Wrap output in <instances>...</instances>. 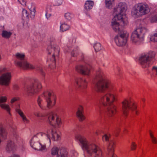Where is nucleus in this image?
<instances>
[{
  "instance_id": "obj_37",
  "label": "nucleus",
  "mask_w": 157,
  "mask_h": 157,
  "mask_svg": "<svg viewBox=\"0 0 157 157\" xmlns=\"http://www.w3.org/2000/svg\"><path fill=\"white\" fill-rule=\"evenodd\" d=\"M54 5L56 6H59L61 5L63 2L62 0H54Z\"/></svg>"
},
{
  "instance_id": "obj_39",
  "label": "nucleus",
  "mask_w": 157,
  "mask_h": 157,
  "mask_svg": "<svg viewBox=\"0 0 157 157\" xmlns=\"http://www.w3.org/2000/svg\"><path fill=\"white\" fill-rule=\"evenodd\" d=\"M7 71L6 68L3 67H0V74L3 73H5Z\"/></svg>"
},
{
  "instance_id": "obj_12",
  "label": "nucleus",
  "mask_w": 157,
  "mask_h": 157,
  "mask_svg": "<svg viewBox=\"0 0 157 157\" xmlns=\"http://www.w3.org/2000/svg\"><path fill=\"white\" fill-rule=\"evenodd\" d=\"M155 56V53L151 51L141 54L139 59V62L141 67L143 68H147L151 64V61Z\"/></svg>"
},
{
  "instance_id": "obj_19",
  "label": "nucleus",
  "mask_w": 157,
  "mask_h": 157,
  "mask_svg": "<svg viewBox=\"0 0 157 157\" xmlns=\"http://www.w3.org/2000/svg\"><path fill=\"white\" fill-rule=\"evenodd\" d=\"M75 82L78 89L81 91H84L87 88L88 83L86 80L84 79L79 78L76 79Z\"/></svg>"
},
{
  "instance_id": "obj_6",
  "label": "nucleus",
  "mask_w": 157,
  "mask_h": 157,
  "mask_svg": "<svg viewBox=\"0 0 157 157\" xmlns=\"http://www.w3.org/2000/svg\"><path fill=\"white\" fill-rule=\"evenodd\" d=\"M14 63L16 65L23 69L35 68L40 71L41 74L44 76L45 73L42 68L40 67H34L29 63L25 59L24 54L17 52L14 55Z\"/></svg>"
},
{
  "instance_id": "obj_5",
  "label": "nucleus",
  "mask_w": 157,
  "mask_h": 157,
  "mask_svg": "<svg viewBox=\"0 0 157 157\" xmlns=\"http://www.w3.org/2000/svg\"><path fill=\"white\" fill-rule=\"evenodd\" d=\"M56 102V96L52 90L45 91L41 95L39 96L37 100L39 106L43 110H47L54 106Z\"/></svg>"
},
{
  "instance_id": "obj_16",
  "label": "nucleus",
  "mask_w": 157,
  "mask_h": 157,
  "mask_svg": "<svg viewBox=\"0 0 157 157\" xmlns=\"http://www.w3.org/2000/svg\"><path fill=\"white\" fill-rule=\"evenodd\" d=\"M47 119L48 122L52 126L57 125L59 126L61 124V119L57 114L53 112H51L45 113L44 119Z\"/></svg>"
},
{
  "instance_id": "obj_38",
  "label": "nucleus",
  "mask_w": 157,
  "mask_h": 157,
  "mask_svg": "<svg viewBox=\"0 0 157 157\" xmlns=\"http://www.w3.org/2000/svg\"><path fill=\"white\" fill-rule=\"evenodd\" d=\"M152 73L153 75H157V67L155 66L152 68Z\"/></svg>"
},
{
  "instance_id": "obj_49",
  "label": "nucleus",
  "mask_w": 157,
  "mask_h": 157,
  "mask_svg": "<svg viewBox=\"0 0 157 157\" xmlns=\"http://www.w3.org/2000/svg\"><path fill=\"white\" fill-rule=\"evenodd\" d=\"M142 101H143V102H144L145 101V99L143 98L142 99Z\"/></svg>"
},
{
  "instance_id": "obj_3",
  "label": "nucleus",
  "mask_w": 157,
  "mask_h": 157,
  "mask_svg": "<svg viewBox=\"0 0 157 157\" xmlns=\"http://www.w3.org/2000/svg\"><path fill=\"white\" fill-rule=\"evenodd\" d=\"M75 138L80 142L82 149L86 153L85 157H102L101 150L96 145L89 142L80 135H76Z\"/></svg>"
},
{
  "instance_id": "obj_2",
  "label": "nucleus",
  "mask_w": 157,
  "mask_h": 157,
  "mask_svg": "<svg viewBox=\"0 0 157 157\" xmlns=\"http://www.w3.org/2000/svg\"><path fill=\"white\" fill-rule=\"evenodd\" d=\"M60 136L56 131L49 127H45L44 132L37 133L31 139V146L36 150L46 151V145L50 146L51 140L57 141L59 139Z\"/></svg>"
},
{
  "instance_id": "obj_47",
  "label": "nucleus",
  "mask_w": 157,
  "mask_h": 157,
  "mask_svg": "<svg viewBox=\"0 0 157 157\" xmlns=\"http://www.w3.org/2000/svg\"><path fill=\"white\" fill-rule=\"evenodd\" d=\"M9 157H20V156L17 155L13 154Z\"/></svg>"
},
{
  "instance_id": "obj_34",
  "label": "nucleus",
  "mask_w": 157,
  "mask_h": 157,
  "mask_svg": "<svg viewBox=\"0 0 157 157\" xmlns=\"http://www.w3.org/2000/svg\"><path fill=\"white\" fill-rule=\"evenodd\" d=\"M78 51L77 48L73 49L71 53V55L73 57L76 56L78 54Z\"/></svg>"
},
{
  "instance_id": "obj_14",
  "label": "nucleus",
  "mask_w": 157,
  "mask_h": 157,
  "mask_svg": "<svg viewBox=\"0 0 157 157\" xmlns=\"http://www.w3.org/2000/svg\"><path fill=\"white\" fill-rule=\"evenodd\" d=\"M121 25L120 24V27L119 31H114L118 33V35L115 37V41L116 44L119 46H123L126 45L128 33L126 31L121 29Z\"/></svg>"
},
{
  "instance_id": "obj_29",
  "label": "nucleus",
  "mask_w": 157,
  "mask_h": 157,
  "mask_svg": "<svg viewBox=\"0 0 157 157\" xmlns=\"http://www.w3.org/2000/svg\"><path fill=\"white\" fill-rule=\"evenodd\" d=\"M114 0H105L106 6L110 9L112 7V4L114 2Z\"/></svg>"
},
{
  "instance_id": "obj_27",
  "label": "nucleus",
  "mask_w": 157,
  "mask_h": 157,
  "mask_svg": "<svg viewBox=\"0 0 157 157\" xmlns=\"http://www.w3.org/2000/svg\"><path fill=\"white\" fill-rule=\"evenodd\" d=\"M29 8L30 11V17L32 18H33L34 17L35 15V13L36 12L35 7L34 6H31L30 7L29 6Z\"/></svg>"
},
{
  "instance_id": "obj_13",
  "label": "nucleus",
  "mask_w": 157,
  "mask_h": 157,
  "mask_svg": "<svg viewBox=\"0 0 157 157\" xmlns=\"http://www.w3.org/2000/svg\"><path fill=\"white\" fill-rule=\"evenodd\" d=\"M42 87L40 82L38 79L35 78L33 79L31 84L26 86L24 90L26 94L28 96H30L39 91Z\"/></svg>"
},
{
  "instance_id": "obj_48",
  "label": "nucleus",
  "mask_w": 157,
  "mask_h": 157,
  "mask_svg": "<svg viewBox=\"0 0 157 157\" xmlns=\"http://www.w3.org/2000/svg\"><path fill=\"white\" fill-rule=\"evenodd\" d=\"M76 41V40L75 38H73L72 39V41L71 43V41L69 42L70 44H73V43H75Z\"/></svg>"
},
{
  "instance_id": "obj_7",
  "label": "nucleus",
  "mask_w": 157,
  "mask_h": 157,
  "mask_svg": "<svg viewBox=\"0 0 157 157\" xmlns=\"http://www.w3.org/2000/svg\"><path fill=\"white\" fill-rule=\"evenodd\" d=\"M94 133L96 135L102 136V140L103 142H109V145L107 147L108 157H116V155L114 153V149L115 147V142L113 140L110 141V135L109 134H104V131L102 128H98Z\"/></svg>"
},
{
  "instance_id": "obj_23",
  "label": "nucleus",
  "mask_w": 157,
  "mask_h": 157,
  "mask_svg": "<svg viewBox=\"0 0 157 157\" xmlns=\"http://www.w3.org/2000/svg\"><path fill=\"white\" fill-rule=\"evenodd\" d=\"M7 100V98L6 97H0V106L2 108H3L8 112L10 111V108L8 105L5 104L3 103L5 102Z\"/></svg>"
},
{
  "instance_id": "obj_17",
  "label": "nucleus",
  "mask_w": 157,
  "mask_h": 157,
  "mask_svg": "<svg viewBox=\"0 0 157 157\" xmlns=\"http://www.w3.org/2000/svg\"><path fill=\"white\" fill-rule=\"evenodd\" d=\"M51 153L52 156L57 155V157H68L67 152L66 149L62 148L59 150L56 147H54L52 148Z\"/></svg>"
},
{
  "instance_id": "obj_44",
  "label": "nucleus",
  "mask_w": 157,
  "mask_h": 157,
  "mask_svg": "<svg viewBox=\"0 0 157 157\" xmlns=\"http://www.w3.org/2000/svg\"><path fill=\"white\" fill-rule=\"evenodd\" d=\"M136 145L135 144L134 142H132L131 145V148L132 150H135L136 148Z\"/></svg>"
},
{
  "instance_id": "obj_50",
  "label": "nucleus",
  "mask_w": 157,
  "mask_h": 157,
  "mask_svg": "<svg viewBox=\"0 0 157 157\" xmlns=\"http://www.w3.org/2000/svg\"><path fill=\"white\" fill-rule=\"evenodd\" d=\"M47 14H48V13H46V14H45V15H46V17H47Z\"/></svg>"
},
{
  "instance_id": "obj_10",
  "label": "nucleus",
  "mask_w": 157,
  "mask_h": 157,
  "mask_svg": "<svg viewBox=\"0 0 157 157\" xmlns=\"http://www.w3.org/2000/svg\"><path fill=\"white\" fill-rule=\"evenodd\" d=\"M122 112L123 114L126 116L130 111H133V113L138 115L137 111L136 109V106L130 98L124 99L122 102Z\"/></svg>"
},
{
  "instance_id": "obj_24",
  "label": "nucleus",
  "mask_w": 157,
  "mask_h": 157,
  "mask_svg": "<svg viewBox=\"0 0 157 157\" xmlns=\"http://www.w3.org/2000/svg\"><path fill=\"white\" fill-rule=\"evenodd\" d=\"M76 115L80 121H82L85 119V117L83 114V108L80 106L76 113Z\"/></svg>"
},
{
  "instance_id": "obj_8",
  "label": "nucleus",
  "mask_w": 157,
  "mask_h": 157,
  "mask_svg": "<svg viewBox=\"0 0 157 157\" xmlns=\"http://www.w3.org/2000/svg\"><path fill=\"white\" fill-rule=\"evenodd\" d=\"M47 50L48 59L47 62L51 68H53L55 67L56 60L59 54L60 48L57 45H51L48 46Z\"/></svg>"
},
{
  "instance_id": "obj_15",
  "label": "nucleus",
  "mask_w": 157,
  "mask_h": 157,
  "mask_svg": "<svg viewBox=\"0 0 157 157\" xmlns=\"http://www.w3.org/2000/svg\"><path fill=\"white\" fill-rule=\"evenodd\" d=\"M84 55L82 54L81 60L83 61V62L82 64L77 65L75 67V70L81 74L89 75L90 74L91 66L84 60Z\"/></svg>"
},
{
  "instance_id": "obj_22",
  "label": "nucleus",
  "mask_w": 157,
  "mask_h": 157,
  "mask_svg": "<svg viewBox=\"0 0 157 157\" xmlns=\"http://www.w3.org/2000/svg\"><path fill=\"white\" fill-rule=\"evenodd\" d=\"M16 145L11 140L8 141L6 146V150L8 152L14 151L16 149Z\"/></svg>"
},
{
  "instance_id": "obj_4",
  "label": "nucleus",
  "mask_w": 157,
  "mask_h": 157,
  "mask_svg": "<svg viewBox=\"0 0 157 157\" xmlns=\"http://www.w3.org/2000/svg\"><path fill=\"white\" fill-rule=\"evenodd\" d=\"M126 5L124 2H120L118 6L114 8V13L117 12L119 13L117 14L112 19L111 22L112 28L115 31H119L120 27V24L121 25L124 26L127 24V18L124 12L125 11Z\"/></svg>"
},
{
  "instance_id": "obj_32",
  "label": "nucleus",
  "mask_w": 157,
  "mask_h": 157,
  "mask_svg": "<svg viewBox=\"0 0 157 157\" xmlns=\"http://www.w3.org/2000/svg\"><path fill=\"white\" fill-rule=\"evenodd\" d=\"M33 114L35 116L40 118L41 119H44L45 117V113L43 114H40L39 112H35Z\"/></svg>"
},
{
  "instance_id": "obj_33",
  "label": "nucleus",
  "mask_w": 157,
  "mask_h": 157,
  "mask_svg": "<svg viewBox=\"0 0 157 157\" xmlns=\"http://www.w3.org/2000/svg\"><path fill=\"white\" fill-rule=\"evenodd\" d=\"M12 133L13 138V139L16 140V141H18L19 139V136L15 128L13 129Z\"/></svg>"
},
{
  "instance_id": "obj_45",
  "label": "nucleus",
  "mask_w": 157,
  "mask_h": 157,
  "mask_svg": "<svg viewBox=\"0 0 157 157\" xmlns=\"http://www.w3.org/2000/svg\"><path fill=\"white\" fill-rule=\"evenodd\" d=\"M19 2L23 5H26V2L24 0H18Z\"/></svg>"
},
{
  "instance_id": "obj_26",
  "label": "nucleus",
  "mask_w": 157,
  "mask_h": 157,
  "mask_svg": "<svg viewBox=\"0 0 157 157\" xmlns=\"http://www.w3.org/2000/svg\"><path fill=\"white\" fill-rule=\"evenodd\" d=\"M70 28V26L65 23H61L60 27V31L63 32L68 30Z\"/></svg>"
},
{
  "instance_id": "obj_11",
  "label": "nucleus",
  "mask_w": 157,
  "mask_h": 157,
  "mask_svg": "<svg viewBox=\"0 0 157 157\" xmlns=\"http://www.w3.org/2000/svg\"><path fill=\"white\" fill-rule=\"evenodd\" d=\"M150 11V9L147 4L140 3L135 5L132 14L133 16L137 17L145 15Z\"/></svg>"
},
{
  "instance_id": "obj_28",
  "label": "nucleus",
  "mask_w": 157,
  "mask_h": 157,
  "mask_svg": "<svg viewBox=\"0 0 157 157\" xmlns=\"http://www.w3.org/2000/svg\"><path fill=\"white\" fill-rule=\"evenodd\" d=\"M149 38L151 41L157 42V31L154 34L150 35Z\"/></svg>"
},
{
  "instance_id": "obj_31",
  "label": "nucleus",
  "mask_w": 157,
  "mask_h": 157,
  "mask_svg": "<svg viewBox=\"0 0 157 157\" xmlns=\"http://www.w3.org/2000/svg\"><path fill=\"white\" fill-rule=\"evenodd\" d=\"M94 48L96 52H98L101 50V44L99 43H95L94 46Z\"/></svg>"
},
{
  "instance_id": "obj_42",
  "label": "nucleus",
  "mask_w": 157,
  "mask_h": 157,
  "mask_svg": "<svg viewBox=\"0 0 157 157\" xmlns=\"http://www.w3.org/2000/svg\"><path fill=\"white\" fill-rule=\"evenodd\" d=\"M72 154L71 155V157H76L78 155V153L74 150L72 151Z\"/></svg>"
},
{
  "instance_id": "obj_43",
  "label": "nucleus",
  "mask_w": 157,
  "mask_h": 157,
  "mask_svg": "<svg viewBox=\"0 0 157 157\" xmlns=\"http://www.w3.org/2000/svg\"><path fill=\"white\" fill-rule=\"evenodd\" d=\"M18 99V98H12L11 100V103H13L14 102L17 101Z\"/></svg>"
},
{
  "instance_id": "obj_41",
  "label": "nucleus",
  "mask_w": 157,
  "mask_h": 157,
  "mask_svg": "<svg viewBox=\"0 0 157 157\" xmlns=\"http://www.w3.org/2000/svg\"><path fill=\"white\" fill-rule=\"evenodd\" d=\"M71 46L68 44L66 47L64 48V49L66 52H69V50L70 49Z\"/></svg>"
},
{
  "instance_id": "obj_46",
  "label": "nucleus",
  "mask_w": 157,
  "mask_h": 157,
  "mask_svg": "<svg viewBox=\"0 0 157 157\" xmlns=\"http://www.w3.org/2000/svg\"><path fill=\"white\" fill-rule=\"evenodd\" d=\"M120 129L119 128H116L115 131V132L116 133V134H117L119 132Z\"/></svg>"
},
{
  "instance_id": "obj_25",
  "label": "nucleus",
  "mask_w": 157,
  "mask_h": 157,
  "mask_svg": "<svg viewBox=\"0 0 157 157\" xmlns=\"http://www.w3.org/2000/svg\"><path fill=\"white\" fill-rule=\"evenodd\" d=\"M12 34V33L10 31L6 30H3L2 33V36L5 38L8 39Z\"/></svg>"
},
{
  "instance_id": "obj_36",
  "label": "nucleus",
  "mask_w": 157,
  "mask_h": 157,
  "mask_svg": "<svg viewBox=\"0 0 157 157\" xmlns=\"http://www.w3.org/2000/svg\"><path fill=\"white\" fill-rule=\"evenodd\" d=\"M150 135L152 143L154 144H156L157 143L156 138L154 136L151 132H150Z\"/></svg>"
},
{
  "instance_id": "obj_51",
  "label": "nucleus",
  "mask_w": 157,
  "mask_h": 157,
  "mask_svg": "<svg viewBox=\"0 0 157 157\" xmlns=\"http://www.w3.org/2000/svg\"><path fill=\"white\" fill-rule=\"evenodd\" d=\"M117 70H118V71H119V70H120V68H117Z\"/></svg>"
},
{
  "instance_id": "obj_1",
  "label": "nucleus",
  "mask_w": 157,
  "mask_h": 157,
  "mask_svg": "<svg viewBox=\"0 0 157 157\" xmlns=\"http://www.w3.org/2000/svg\"><path fill=\"white\" fill-rule=\"evenodd\" d=\"M94 88L98 92L102 93L100 105L97 110L99 113L105 112L109 116H113L116 113V107L113 103L115 100L114 95L108 92L109 82L102 71L99 69L93 82Z\"/></svg>"
},
{
  "instance_id": "obj_40",
  "label": "nucleus",
  "mask_w": 157,
  "mask_h": 157,
  "mask_svg": "<svg viewBox=\"0 0 157 157\" xmlns=\"http://www.w3.org/2000/svg\"><path fill=\"white\" fill-rule=\"evenodd\" d=\"M157 21V15L153 16L151 19V22H154Z\"/></svg>"
},
{
  "instance_id": "obj_30",
  "label": "nucleus",
  "mask_w": 157,
  "mask_h": 157,
  "mask_svg": "<svg viewBox=\"0 0 157 157\" xmlns=\"http://www.w3.org/2000/svg\"><path fill=\"white\" fill-rule=\"evenodd\" d=\"M22 14L23 18L28 19L29 18V13L26 10L23 9L22 12Z\"/></svg>"
},
{
  "instance_id": "obj_18",
  "label": "nucleus",
  "mask_w": 157,
  "mask_h": 157,
  "mask_svg": "<svg viewBox=\"0 0 157 157\" xmlns=\"http://www.w3.org/2000/svg\"><path fill=\"white\" fill-rule=\"evenodd\" d=\"M11 78V73L10 72L3 73L0 76V84L8 86L10 84Z\"/></svg>"
},
{
  "instance_id": "obj_9",
  "label": "nucleus",
  "mask_w": 157,
  "mask_h": 157,
  "mask_svg": "<svg viewBox=\"0 0 157 157\" xmlns=\"http://www.w3.org/2000/svg\"><path fill=\"white\" fill-rule=\"evenodd\" d=\"M147 31L145 27L136 28L132 33L131 37L132 42L137 45L142 43L144 40V35Z\"/></svg>"
},
{
  "instance_id": "obj_20",
  "label": "nucleus",
  "mask_w": 157,
  "mask_h": 157,
  "mask_svg": "<svg viewBox=\"0 0 157 157\" xmlns=\"http://www.w3.org/2000/svg\"><path fill=\"white\" fill-rule=\"evenodd\" d=\"M94 5L93 1L87 0L85 2L84 6V12L88 17H90L89 11L91 10Z\"/></svg>"
},
{
  "instance_id": "obj_21",
  "label": "nucleus",
  "mask_w": 157,
  "mask_h": 157,
  "mask_svg": "<svg viewBox=\"0 0 157 157\" xmlns=\"http://www.w3.org/2000/svg\"><path fill=\"white\" fill-rule=\"evenodd\" d=\"M20 106L19 104L16 108V111L21 117L23 123L25 124L28 123L29 120L28 119L25 115L24 114L22 110L20 109Z\"/></svg>"
},
{
  "instance_id": "obj_35",
  "label": "nucleus",
  "mask_w": 157,
  "mask_h": 157,
  "mask_svg": "<svg viewBox=\"0 0 157 157\" xmlns=\"http://www.w3.org/2000/svg\"><path fill=\"white\" fill-rule=\"evenodd\" d=\"M64 16L66 19L68 20H70L73 17V15L71 13H65Z\"/></svg>"
}]
</instances>
